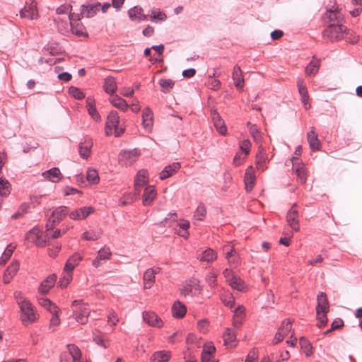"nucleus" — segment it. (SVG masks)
I'll use <instances>...</instances> for the list:
<instances>
[{"mask_svg":"<svg viewBox=\"0 0 362 362\" xmlns=\"http://www.w3.org/2000/svg\"><path fill=\"white\" fill-rule=\"evenodd\" d=\"M61 234V230L57 229L54 232L52 230L45 232L43 238H42L39 230L34 228L28 232L25 238L35 243L37 247H42L46 246L51 240L60 237Z\"/></svg>","mask_w":362,"mask_h":362,"instance_id":"nucleus-1","label":"nucleus"},{"mask_svg":"<svg viewBox=\"0 0 362 362\" xmlns=\"http://www.w3.org/2000/svg\"><path fill=\"white\" fill-rule=\"evenodd\" d=\"M73 315L77 322L85 325L90 313L89 305L83 300H75L71 303Z\"/></svg>","mask_w":362,"mask_h":362,"instance_id":"nucleus-2","label":"nucleus"},{"mask_svg":"<svg viewBox=\"0 0 362 362\" xmlns=\"http://www.w3.org/2000/svg\"><path fill=\"white\" fill-rule=\"evenodd\" d=\"M346 30V28L342 24L330 23V25L324 30L322 37L326 40L331 42L337 41L348 35Z\"/></svg>","mask_w":362,"mask_h":362,"instance_id":"nucleus-3","label":"nucleus"},{"mask_svg":"<svg viewBox=\"0 0 362 362\" xmlns=\"http://www.w3.org/2000/svg\"><path fill=\"white\" fill-rule=\"evenodd\" d=\"M19 307L21 309V319L25 326H28L37 320L34 308L28 300H21Z\"/></svg>","mask_w":362,"mask_h":362,"instance_id":"nucleus-4","label":"nucleus"},{"mask_svg":"<svg viewBox=\"0 0 362 362\" xmlns=\"http://www.w3.org/2000/svg\"><path fill=\"white\" fill-rule=\"evenodd\" d=\"M119 122V117L116 111H111L107 118L105 124V134L107 136H110L113 134V130L115 136H119L123 132V129H118Z\"/></svg>","mask_w":362,"mask_h":362,"instance_id":"nucleus-5","label":"nucleus"},{"mask_svg":"<svg viewBox=\"0 0 362 362\" xmlns=\"http://www.w3.org/2000/svg\"><path fill=\"white\" fill-rule=\"evenodd\" d=\"M81 18L78 13H70L69 19L71 32L78 37H88L84 25L80 22Z\"/></svg>","mask_w":362,"mask_h":362,"instance_id":"nucleus-6","label":"nucleus"},{"mask_svg":"<svg viewBox=\"0 0 362 362\" xmlns=\"http://www.w3.org/2000/svg\"><path fill=\"white\" fill-rule=\"evenodd\" d=\"M68 351L63 352L60 355L61 362H78L81 358V351L80 349L74 344H68L66 346Z\"/></svg>","mask_w":362,"mask_h":362,"instance_id":"nucleus-7","label":"nucleus"},{"mask_svg":"<svg viewBox=\"0 0 362 362\" xmlns=\"http://www.w3.org/2000/svg\"><path fill=\"white\" fill-rule=\"evenodd\" d=\"M202 288L199 284V281L197 279L192 278L186 281L185 284L180 288V293L184 296H193L199 293Z\"/></svg>","mask_w":362,"mask_h":362,"instance_id":"nucleus-8","label":"nucleus"},{"mask_svg":"<svg viewBox=\"0 0 362 362\" xmlns=\"http://www.w3.org/2000/svg\"><path fill=\"white\" fill-rule=\"evenodd\" d=\"M101 4L100 2H88L81 6V13H78L82 18H92L99 11Z\"/></svg>","mask_w":362,"mask_h":362,"instance_id":"nucleus-9","label":"nucleus"},{"mask_svg":"<svg viewBox=\"0 0 362 362\" xmlns=\"http://www.w3.org/2000/svg\"><path fill=\"white\" fill-rule=\"evenodd\" d=\"M286 221L290 227L295 231H298L300 229L298 211L297 210V204H293L291 208L287 213Z\"/></svg>","mask_w":362,"mask_h":362,"instance_id":"nucleus-10","label":"nucleus"},{"mask_svg":"<svg viewBox=\"0 0 362 362\" xmlns=\"http://www.w3.org/2000/svg\"><path fill=\"white\" fill-rule=\"evenodd\" d=\"M148 173L147 170L141 169L138 171L134 178V187L136 194H139L140 189L148 183Z\"/></svg>","mask_w":362,"mask_h":362,"instance_id":"nucleus-11","label":"nucleus"},{"mask_svg":"<svg viewBox=\"0 0 362 362\" xmlns=\"http://www.w3.org/2000/svg\"><path fill=\"white\" fill-rule=\"evenodd\" d=\"M139 156L140 151L138 148L122 150L119 154V160L131 164L135 162Z\"/></svg>","mask_w":362,"mask_h":362,"instance_id":"nucleus-12","label":"nucleus"},{"mask_svg":"<svg viewBox=\"0 0 362 362\" xmlns=\"http://www.w3.org/2000/svg\"><path fill=\"white\" fill-rule=\"evenodd\" d=\"M93 212L94 209L93 207L83 206L71 211L69 214V217L73 220H82Z\"/></svg>","mask_w":362,"mask_h":362,"instance_id":"nucleus-13","label":"nucleus"},{"mask_svg":"<svg viewBox=\"0 0 362 362\" xmlns=\"http://www.w3.org/2000/svg\"><path fill=\"white\" fill-rule=\"evenodd\" d=\"M83 255L81 252H75L66 262L64 272L72 273V271L77 267L83 259Z\"/></svg>","mask_w":362,"mask_h":362,"instance_id":"nucleus-14","label":"nucleus"},{"mask_svg":"<svg viewBox=\"0 0 362 362\" xmlns=\"http://www.w3.org/2000/svg\"><path fill=\"white\" fill-rule=\"evenodd\" d=\"M143 320L150 326L160 327L163 325L162 320L154 312H144Z\"/></svg>","mask_w":362,"mask_h":362,"instance_id":"nucleus-15","label":"nucleus"},{"mask_svg":"<svg viewBox=\"0 0 362 362\" xmlns=\"http://www.w3.org/2000/svg\"><path fill=\"white\" fill-rule=\"evenodd\" d=\"M211 118L214 122V124L216 130L220 133L221 135H226L227 134V127L225 124L224 121L221 117L219 114L216 111L214 110L211 112Z\"/></svg>","mask_w":362,"mask_h":362,"instance_id":"nucleus-16","label":"nucleus"},{"mask_svg":"<svg viewBox=\"0 0 362 362\" xmlns=\"http://www.w3.org/2000/svg\"><path fill=\"white\" fill-rule=\"evenodd\" d=\"M325 18H327L331 23L335 24H342L344 21L343 14L337 8L327 9Z\"/></svg>","mask_w":362,"mask_h":362,"instance_id":"nucleus-17","label":"nucleus"},{"mask_svg":"<svg viewBox=\"0 0 362 362\" xmlns=\"http://www.w3.org/2000/svg\"><path fill=\"white\" fill-rule=\"evenodd\" d=\"M157 196L156 191L155 189L154 186L148 185L147 186L144 192L142 197V204L144 206H149L152 204L153 200L156 199Z\"/></svg>","mask_w":362,"mask_h":362,"instance_id":"nucleus-18","label":"nucleus"},{"mask_svg":"<svg viewBox=\"0 0 362 362\" xmlns=\"http://www.w3.org/2000/svg\"><path fill=\"white\" fill-rule=\"evenodd\" d=\"M153 114L149 107H146L142 113V124L146 132H150L153 124Z\"/></svg>","mask_w":362,"mask_h":362,"instance_id":"nucleus-19","label":"nucleus"},{"mask_svg":"<svg viewBox=\"0 0 362 362\" xmlns=\"http://www.w3.org/2000/svg\"><path fill=\"white\" fill-rule=\"evenodd\" d=\"M19 262L18 261H13L12 263L7 267L6 269L3 280L5 284H8L13 279V277L16 275L17 272L19 269Z\"/></svg>","mask_w":362,"mask_h":362,"instance_id":"nucleus-20","label":"nucleus"},{"mask_svg":"<svg viewBox=\"0 0 362 362\" xmlns=\"http://www.w3.org/2000/svg\"><path fill=\"white\" fill-rule=\"evenodd\" d=\"M244 182L246 191L247 192H250L253 189L255 182V175L252 166H250L246 169Z\"/></svg>","mask_w":362,"mask_h":362,"instance_id":"nucleus-21","label":"nucleus"},{"mask_svg":"<svg viewBox=\"0 0 362 362\" xmlns=\"http://www.w3.org/2000/svg\"><path fill=\"white\" fill-rule=\"evenodd\" d=\"M180 163L178 162L173 163L165 167V168L160 173V179L165 180L173 175H174L180 168Z\"/></svg>","mask_w":362,"mask_h":362,"instance_id":"nucleus-22","label":"nucleus"},{"mask_svg":"<svg viewBox=\"0 0 362 362\" xmlns=\"http://www.w3.org/2000/svg\"><path fill=\"white\" fill-rule=\"evenodd\" d=\"M42 175L47 180L52 182H58L63 178L59 169L58 168H52L42 173Z\"/></svg>","mask_w":362,"mask_h":362,"instance_id":"nucleus-23","label":"nucleus"},{"mask_svg":"<svg viewBox=\"0 0 362 362\" xmlns=\"http://www.w3.org/2000/svg\"><path fill=\"white\" fill-rule=\"evenodd\" d=\"M307 139L309 143L310 148L313 151H318L320 148V142L318 139V136L314 130V127H312L310 131L307 134Z\"/></svg>","mask_w":362,"mask_h":362,"instance_id":"nucleus-24","label":"nucleus"},{"mask_svg":"<svg viewBox=\"0 0 362 362\" xmlns=\"http://www.w3.org/2000/svg\"><path fill=\"white\" fill-rule=\"evenodd\" d=\"M57 276L53 274L49 275L46 279H45L39 286V292L41 293H47L49 292L51 288H52L56 282Z\"/></svg>","mask_w":362,"mask_h":362,"instance_id":"nucleus-25","label":"nucleus"},{"mask_svg":"<svg viewBox=\"0 0 362 362\" xmlns=\"http://www.w3.org/2000/svg\"><path fill=\"white\" fill-rule=\"evenodd\" d=\"M317 305L316 306V310H320V312H329V305L327 296L325 293H320L317 296Z\"/></svg>","mask_w":362,"mask_h":362,"instance_id":"nucleus-26","label":"nucleus"},{"mask_svg":"<svg viewBox=\"0 0 362 362\" xmlns=\"http://www.w3.org/2000/svg\"><path fill=\"white\" fill-rule=\"evenodd\" d=\"M245 309L242 305H239L235 308L233 321V324L235 327L240 328L241 327L245 318Z\"/></svg>","mask_w":362,"mask_h":362,"instance_id":"nucleus-27","label":"nucleus"},{"mask_svg":"<svg viewBox=\"0 0 362 362\" xmlns=\"http://www.w3.org/2000/svg\"><path fill=\"white\" fill-rule=\"evenodd\" d=\"M189 228V223L188 221L183 220L181 223L177 224V226L174 228L175 233L180 237L187 239L189 233L188 228Z\"/></svg>","mask_w":362,"mask_h":362,"instance_id":"nucleus-28","label":"nucleus"},{"mask_svg":"<svg viewBox=\"0 0 362 362\" xmlns=\"http://www.w3.org/2000/svg\"><path fill=\"white\" fill-rule=\"evenodd\" d=\"M128 16L132 21L147 20L148 16L143 13V8L139 6H134L128 11Z\"/></svg>","mask_w":362,"mask_h":362,"instance_id":"nucleus-29","label":"nucleus"},{"mask_svg":"<svg viewBox=\"0 0 362 362\" xmlns=\"http://www.w3.org/2000/svg\"><path fill=\"white\" fill-rule=\"evenodd\" d=\"M187 313V308L180 300L175 301L172 306V314L175 318L183 317Z\"/></svg>","mask_w":362,"mask_h":362,"instance_id":"nucleus-30","label":"nucleus"},{"mask_svg":"<svg viewBox=\"0 0 362 362\" xmlns=\"http://www.w3.org/2000/svg\"><path fill=\"white\" fill-rule=\"evenodd\" d=\"M103 88L105 93L107 94L115 95L114 93L117 89V83L115 78L112 76H108L105 79Z\"/></svg>","mask_w":362,"mask_h":362,"instance_id":"nucleus-31","label":"nucleus"},{"mask_svg":"<svg viewBox=\"0 0 362 362\" xmlns=\"http://www.w3.org/2000/svg\"><path fill=\"white\" fill-rule=\"evenodd\" d=\"M171 357L168 351H159L153 353L150 358L151 362H168Z\"/></svg>","mask_w":362,"mask_h":362,"instance_id":"nucleus-32","label":"nucleus"},{"mask_svg":"<svg viewBox=\"0 0 362 362\" xmlns=\"http://www.w3.org/2000/svg\"><path fill=\"white\" fill-rule=\"evenodd\" d=\"M68 214V207L62 206L54 209L50 216L54 218L57 223H59Z\"/></svg>","mask_w":362,"mask_h":362,"instance_id":"nucleus-33","label":"nucleus"},{"mask_svg":"<svg viewBox=\"0 0 362 362\" xmlns=\"http://www.w3.org/2000/svg\"><path fill=\"white\" fill-rule=\"evenodd\" d=\"M232 78L234 81V84L237 88H243L244 83V78L242 70L239 66L235 65L234 66Z\"/></svg>","mask_w":362,"mask_h":362,"instance_id":"nucleus-34","label":"nucleus"},{"mask_svg":"<svg viewBox=\"0 0 362 362\" xmlns=\"http://www.w3.org/2000/svg\"><path fill=\"white\" fill-rule=\"evenodd\" d=\"M293 168L301 184H305L307 180V172L303 165L299 163H293Z\"/></svg>","mask_w":362,"mask_h":362,"instance_id":"nucleus-35","label":"nucleus"},{"mask_svg":"<svg viewBox=\"0 0 362 362\" xmlns=\"http://www.w3.org/2000/svg\"><path fill=\"white\" fill-rule=\"evenodd\" d=\"M157 272H158L156 270H154L153 269H148L145 272L143 277L144 288H151L155 280V274Z\"/></svg>","mask_w":362,"mask_h":362,"instance_id":"nucleus-36","label":"nucleus"},{"mask_svg":"<svg viewBox=\"0 0 362 362\" xmlns=\"http://www.w3.org/2000/svg\"><path fill=\"white\" fill-rule=\"evenodd\" d=\"M110 102L112 103V105L115 107L116 108L125 112L128 109V104L127 103L126 100L123 98H120L117 95H112L110 98Z\"/></svg>","mask_w":362,"mask_h":362,"instance_id":"nucleus-37","label":"nucleus"},{"mask_svg":"<svg viewBox=\"0 0 362 362\" xmlns=\"http://www.w3.org/2000/svg\"><path fill=\"white\" fill-rule=\"evenodd\" d=\"M20 16L21 18L33 20L37 18V11L33 5L25 6L24 8L20 11Z\"/></svg>","mask_w":362,"mask_h":362,"instance_id":"nucleus-38","label":"nucleus"},{"mask_svg":"<svg viewBox=\"0 0 362 362\" xmlns=\"http://www.w3.org/2000/svg\"><path fill=\"white\" fill-rule=\"evenodd\" d=\"M38 302L41 306L48 310L50 313H59V308L49 299L46 298H40L38 299Z\"/></svg>","mask_w":362,"mask_h":362,"instance_id":"nucleus-39","label":"nucleus"},{"mask_svg":"<svg viewBox=\"0 0 362 362\" xmlns=\"http://www.w3.org/2000/svg\"><path fill=\"white\" fill-rule=\"evenodd\" d=\"M93 100L90 98H88L86 100V107L88 108V113L95 121H100V116L95 107L93 105Z\"/></svg>","mask_w":362,"mask_h":362,"instance_id":"nucleus-40","label":"nucleus"},{"mask_svg":"<svg viewBox=\"0 0 362 362\" xmlns=\"http://www.w3.org/2000/svg\"><path fill=\"white\" fill-rule=\"evenodd\" d=\"M199 258L200 261L210 262L216 259L217 255L214 250L208 248L202 252Z\"/></svg>","mask_w":362,"mask_h":362,"instance_id":"nucleus-41","label":"nucleus"},{"mask_svg":"<svg viewBox=\"0 0 362 362\" xmlns=\"http://www.w3.org/2000/svg\"><path fill=\"white\" fill-rule=\"evenodd\" d=\"M102 235V230L86 231L82 234L81 238L86 240L94 241L98 240Z\"/></svg>","mask_w":362,"mask_h":362,"instance_id":"nucleus-42","label":"nucleus"},{"mask_svg":"<svg viewBox=\"0 0 362 362\" xmlns=\"http://www.w3.org/2000/svg\"><path fill=\"white\" fill-rule=\"evenodd\" d=\"M299 344L300 348L303 350V352L307 357H309L313 354V346L307 339L303 337H300L299 339Z\"/></svg>","mask_w":362,"mask_h":362,"instance_id":"nucleus-43","label":"nucleus"},{"mask_svg":"<svg viewBox=\"0 0 362 362\" xmlns=\"http://www.w3.org/2000/svg\"><path fill=\"white\" fill-rule=\"evenodd\" d=\"M138 196L139 194H136V192L124 194L119 199V203L121 206L129 205L133 203Z\"/></svg>","mask_w":362,"mask_h":362,"instance_id":"nucleus-44","label":"nucleus"},{"mask_svg":"<svg viewBox=\"0 0 362 362\" xmlns=\"http://www.w3.org/2000/svg\"><path fill=\"white\" fill-rule=\"evenodd\" d=\"M93 146L91 141L81 143L79 145V154L83 158H88L90 154V149Z\"/></svg>","mask_w":362,"mask_h":362,"instance_id":"nucleus-45","label":"nucleus"},{"mask_svg":"<svg viewBox=\"0 0 362 362\" xmlns=\"http://www.w3.org/2000/svg\"><path fill=\"white\" fill-rule=\"evenodd\" d=\"M161 87V90L164 93H168L175 86V81L172 79L161 78L158 81Z\"/></svg>","mask_w":362,"mask_h":362,"instance_id":"nucleus-46","label":"nucleus"},{"mask_svg":"<svg viewBox=\"0 0 362 362\" xmlns=\"http://www.w3.org/2000/svg\"><path fill=\"white\" fill-rule=\"evenodd\" d=\"M16 247V245H13V243H11L7 246L6 250L4 251L1 257L0 258V264H1L4 265L6 263V262L11 257Z\"/></svg>","mask_w":362,"mask_h":362,"instance_id":"nucleus-47","label":"nucleus"},{"mask_svg":"<svg viewBox=\"0 0 362 362\" xmlns=\"http://www.w3.org/2000/svg\"><path fill=\"white\" fill-rule=\"evenodd\" d=\"M320 62L316 59H313L306 66L305 73L308 76L315 75L319 70Z\"/></svg>","mask_w":362,"mask_h":362,"instance_id":"nucleus-48","label":"nucleus"},{"mask_svg":"<svg viewBox=\"0 0 362 362\" xmlns=\"http://www.w3.org/2000/svg\"><path fill=\"white\" fill-rule=\"evenodd\" d=\"M11 185L9 182L3 178L0 177V195L2 197H7L11 192Z\"/></svg>","mask_w":362,"mask_h":362,"instance_id":"nucleus-49","label":"nucleus"},{"mask_svg":"<svg viewBox=\"0 0 362 362\" xmlns=\"http://www.w3.org/2000/svg\"><path fill=\"white\" fill-rule=\"evenodd\" d=\"M86 179L90 184H98L100 180V177L97 170L93 168L88 169L86 173Z\"/></svg>","mask_w":362,"mask_h":362,"instance_id":"nucleus-50","label":"nucleus"},{"mask_svg":"<svg viewBox=\"0 0 362 362\" xmlns=\"http://www.w3.org/2000/svg\"><path fill=\"white\" fill-rule=\"evenodd\" d=\"M72 280V273L63 272L62 276L60 278L58 285L61 288H65Z\"/></svg>","mask_w":362,"mask_h":362,"instance_id":"nucleus-51","label":"nucleus"},{"mask_svg":"<svg viewBox=\"0 0 362 362\" xmlns=\"http://www.w3.org/2000/svg\"><path fill=\"white\" fill-rule=\"evenodd\" d=\"M247 126L254 140L256 142H259L261 140V134L257 127L255 124H251L250 122H247Z\"/></svg>","mask_w":362,"mask_h":362,"instance_id":"nucleus-52","label":"nucleus"},{"mask_svg":"<svg viewBox=\"0 0 362 362\" xmlns=\"http://www.w3.org/2000/svg\"><path fill=\"white\" fill-rule=\"evenodd\" d=\"M327 313L328 312H320V310H316L317 320H318L317 326L319 328H322L327 325Z\"/></svg>","mask_w":362,"mask_h":362,"instance_id":"nucleus-53","label":"nucleus"},{"mask_svg":"<svg viewBox=\"0 0 362 362\" xmlns=\"http://www.w3.org/2000/svg\"><path fill=\"white\" fill-rule=\"evenodd\" d=\"M206 210L203 204H199L194 212V217L198 221H202L206 216Z\"/></svg>","mask_w":362,"mask_h":362,"instance_id":"nucleus-54","label":"nucleus"},{"mask_svg":"<svg viewBox=\"0 0 362 362\" xmlns=\"http://www.w3.org/2000/svg\"><path fill=\"white\" fill-rule=\"evenodd\" d=\"M230 286L238 291H243L244 288L243 281L236 276H233L229 279Z\"/></svg>","mask_w":362,"mask_h":362,"instance_id":"nucleus-55","label":"nucleus"},{"mask_svg":"<svg viewBox=\"0 0 362 362\" xmlns=\"http://www.w3.org/2000/svg\"><path fill=\"white\" fill-rule=\"evenodd\" d=\"M292 329V321L290 319H287L282 322L281 327L279 328V330L281 333L284 334L286 336Z\"/></svg>","mask_w":362,"mask_h":362,"instance_id":"nucleus-56","label":"nucleus"},{"mask_svg":"<svg viewBox=\"0 0 362 362\" xmlns=\"http://www.w3.org/2000/svg\"><path fill=\"white\" fill-rule=\"evenodd\" d=\"M97 256L98 257V259L105 261L110 259L112 252L109 247H104L98 252Z\"/></svg>","mask_w":362,"mask_h":362,"instance_id":"nucleus-57","label":"nucleus"},{"mask_svg":"<svg viewBox=\"0 0 362 362\" xmlns=\"http://www.w3.org/2000/svg\"><path fill=\"white\" fill-rule=\"evenodd\" d=\"M69 93L77 100H81L85 98V94L78 88L74 86H71L69 88Z\"/></svg>","mask_w":362,"mask_h":362,"instance_id":"nucleus-58","label":"nucleus"},{"mask_svg":"<svg viewBox=\"0 0 362 362\" xmlns=\"http://www.w3.org/2000/svg\"><path fill=\"white\" fill-rule=\"evenodd\" d=\"M223 250L225 252L226 258L228 259V263H230V258L235 257L238 252L235 251L233 247H231L229 245H224Z\"/></svg>","mask_w":362,"mask_h":362,"instance_id":"nucleus-59","label":"nucleus"},{"mask_svg":"<svg viewBox=\"0 0 362 362\" xmlns=\"http://www.w3.org/2000/svg\"><path fill=\"white\" fill-rule=\"evenodd\" d=\"M236 337L235 333L229 328L226 329L223 334V340L225 344H228L235 341Z\"/></svg>","mask_w":362,"mask_h":362,"instance_id":"nucleus-60","label":"nucleus"},{"mask_svg":"<svg viewBox=\"0 0 362 362\" xmlns=\"http://www.w3.org/2000/svg\"><path fill=\"white\" fill-rule=\"evenodd\" d=\"M297 86L298 89L299 94L300 96H305L308 95L307 87L305 84L304 80L302 78H298L297 81Z\"/></svg>","mask_w":362,"mask_h":362,"instance_id":"nucleus-61","label":"nucleus"},{"mask_svg":"<svg viewBox=\"0 0 362 362\" xmlns=\"http://www.w3.org/2000/svg\"><path fill=\"white\" fill-rule=\"evenodd\" d=\"M151 21H154L156 19L160 20V21H164L166 18V15L163 13H162L160 10L155 11L153 10L151 13Z\"/></svg>","mask_w":362,"mask_h":362,"instance_id":"nucleus-62","label":"nucleus"},{"mask_svg":"<svg viewBox=\"0 0 362 362\" xmlns=\"http://www.w3.org/2000/svg\"><path fill=\"white\" fill-rule=\"evenodd\" d=\"M251 143L249 139H245L240 144V149L245 153V156L248 155L250 151Z\"/></svg>","mask_w":362,"mask_h":362,"instance_id":"nucleus-63","label":"nucleus"},{"mask_svg":"<svg viewBox=\"0 0 362 362\" xmlns=\"http://www.w3.org/2000/svg\"><path fill=\"white\" fill-rule=\"evenodd\" d=\"M245 362H257V351L255 349L249 352Z\"/></svg>","mask_w":362,"mask_h":362,"instance_id":"nucleus-64","label":"nucleus"}]
</instances>
